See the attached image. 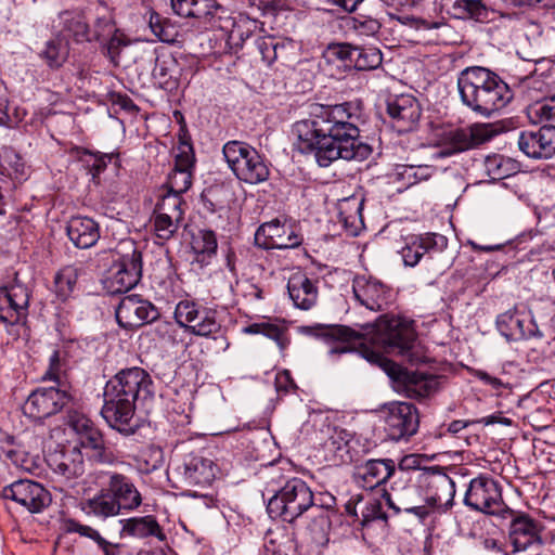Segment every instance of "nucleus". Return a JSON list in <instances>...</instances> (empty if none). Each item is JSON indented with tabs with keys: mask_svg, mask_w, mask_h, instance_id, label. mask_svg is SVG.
Masks as SVG:
<instances>
[{
	"mask_svg": "<svg viewBox=\"0 0 555 555\" xmlns=\"http://www.w3.org/2000/svg\"><path fill=\"white\" fill-rule=\"evenodd\" d=\"M347 26L356 36L369 38L379 33L382 24L376 18L360 14L348 18Z\"/></svg>",
	"mask_w": 555,
	"mask_h": 555,
	"instance_id": "864d4df0",
	"label": "nucleus"
},
{
	"mask_svg": "<svg viewBox=\"0 0 555 555\" xmlns=\"http://www.w3.org/2000/svg\"><path fill=\"white\" fill-rule=\"evenodd\" d=\"M68 44L63 39L56 38L47 42L41 52V57L49 67L60 68L68 57Z\"/></svg>",
	"mask_w": 555,
	"mask_h": 555,
	"instance_id": "603ef678",
	"label": "nucleus"
},
{
	"mask_svg": "<svg viewBox=\"0 0 555 555\" xmlns=\"http://www.w3.org/2000/svg\"><path fill=\"white\" fill-rule=\"evenodd\" d=\"M176 470L186 485L206 486L210 485L215 479L217 465L210 459L197 454H189Z\"/></svg>",
	"mask_w": 555,
	"mask_h": 555,
	"instance_id": "a878e982",
	"label": "nucleus"
},
{
	"mask_svg": "<svg viewBox=\"0 0 555 555\" xmlns=\"http://www.w3.org/2000/svg\"><path fill=\"white\" fill-rule=\"evenodd\" d=\"M101 11L96 13V18L91 29L92 41L106 40L116 30L111 13L106 8H101Z\"/></svg>",
	"mask_w": 555,
	"mask_h": 555,
	"instance_id": "4d7b16f0",
	"label": "nucleus"
},
{
	"mask_svg": "<svg viewBox=\"0 0 555 555\" xmlns=\"http://www.w3.org/2000/svg\"><path fill=\"white\" fill-rule=\"evenodd\" d=\"M421 488L426 490L425 506L429 507V515L434 512L444 513L453 505L455 496V482L440 467H424L417 476Z\"/></svg>",
	"mask_w": 555,
	"mask_h": 555,
	"instance_id": "0eeeda50",
	"label": "nucleus"
},
{
	"mask_svg": "<svg viewBox=\"0 0 555 555\" xmlns=\"http://www.w3.org/2000/svg\"><path fill=\"white\" fill-rule=\"evenodd\" d=\"M335 498L332 494H322L318 498L314 504L309 507L310 522L308 530L311 532L315 540L326 537L331 529V514L335 506Z\"/></svg>",
	"mask_w": 555,
	"mask_h": 555,
	"instance_id": "473e14b6",
	"label": "nucleus"
},
{
	"mask_svg": "<svg viewBox=\"0 0 555 555\" xmlns=\"http://www.w3.org/2000/svg\"><path fill=\"white\" fill-rule=\"evenodd\" d=\"M63 30L76 42H91V28L86 17L78 11H66L61 14Z\"/></svg>",
	"mask_w": 555,
	"mask_h": 555,
	"instance_id": "a19ab883",
	"label": "nucleus"
},
{
	"mask_svg": "<svg viewBox=\"0 0 555 555\" xmlns=\"http://www.w3.org/2000/svg\"><path fill=\"white\" fill-rule=\"evenodd\" d=\"M383 62V55L377 48L353 47L352 66L358 70H372Z\"/></svg>",
	"mask_w": 555,
	"mask_h": 555,
	"instance_id": "8fccbe9b",
	"label": "nucleus"
},
{
	"mask_svg": "<svg viewBox=\"0 0 555 555\" xmlns=\"http://www.w3.org/2000/svg\"><path fill=\"white\" fill-rule=\"evenodd\" d=\"M183 201L181 194L167 191L156 205L155 214H165L172 220H181L183 211L181 209Z\"/></svg>",
	"mask_w": 555,
	"mask_h": 555,
	"instance_id": "5fc2aeb1",
	"label": "nucleus"
},
{
	"mask_svg": "<svg viewBox=\"0 0 555 555\" xmlns=\"http://www.w3.org/2000/svg\"><path fill=\"white\" fill-rule=\"evenodd\" d=\"M396 470L393 460H369L357 469L358 485L365 489H374L386 482Z\"/></svg>",
	"mask_w": 555,
	"mask_h": 555,
	"instance_id": "2f4dec72",
	"label": "nucleus"
},
{
	"mask_svg": "<svg viewBox=\"0 0 555 555\" xmlns=\"http://www.w3.org/2000/svg\"><path fill=\"white\" fill-rule=\"evenodd\" d=\"M362 516L364 521L386 518V515L382 511V504L378 500L367 502L365 509L362 512Z\"/></svg>",
	"mask_w": 555,
	"mask_h": 555,
	"instance_id": "69168bd1",
	"label": "nucleus"
},
{
	"mask_svg": "<svg viewBox=\"0 0 555 555\" xmlns=\"http://www.w3.org/2000/svg\"><path fill=\"white\" fill-rule=\"evenodd\" d=\"M529 118L532 122L555 121V95L529 107Z\"/></svg>",
	"mask_w": 555,
	"mask_h": 555,
	"instance_id": "bf43d9fd",
	"label": "nucleus"
},
{
	"mask_svg": "<svg viewBox=\"0 0 555 555\" xmlns=\"http://www.w3.org/2000/svg\"><path fill=\"white\" fill-rule=\"evenodd\" d=\"M79 274L80 270L74 266H67L57 272L54 286L59 299L65 301L73 296Z\"/></svg>",
	"mask_w": 555,
	"mask_h": 555,
	"instance_id": "de8ad7c7",
	"label": "nucleus"
},
{
	"mask_svg": "<svg viewBox=\"0 0 555 555\" xmlns=\"http://www.w3.org/2000/svg\"><path fill=\"white\" fill-rule=\"evenodd\" d=\"M302 235L279 219L262 223L255 233V244L262 249H293L301 245Z\"/></svg>",
	"mask_w": 555,
	"mask_h": 555,
	"instance_id": "4468645a",
	"label": "nucleus"
},
{
	"mask_svg": "<svg viewBox=\"0 0 555 555\" xmlns=\"http://www.w3.org/2000/svg\"><path fill=\"white\" fill-rule=\"evenodd\" d=\"M359 446L352 433L335 427L323 442V450L327 461L336 465L349 464L358 461Z\"/></svg>",
	"mask_w": 555,
	"mask_h": 555,
	"instance_id": "a211bd4d",
	"label": "nucleus"
},
{
	"mask_svg": "<svg viewBox=\"0 0 555 555\" xmlns=\"http://www.w3.org/2000/svg\"><path fill=\"white\" fill-rule=\"evenodd\" d=\"M457 89L463 104L487 118L513 99L508 85L498 74L481 66L463 69L457 77Z\"/></svg>",
	"mask_w": 555,
	"mask_h": 555,
	"instance_id": "7ed1b4c3",
	"label": "nucleus"
},
{
	"mask_svg": "<svg viewBox=\"0 0 555 555\" xmlns=\"http://www.w3.org/2000/svg\"><path fill=\"white\" fill-rule=\"evenodd\" d=\"M362 121V108L357 103L321 105L309 118L296 121L293 133L298 150L313 153L320 167H328L337 159L363 162L372 149L360 140Z\"/></svg>",
	"mask_w": 555,
	"mask_h": 555,
	"instance_id": "f257e3e1",
	"label": "nucleus"
},
{
	"mask_svg": "<svg viewBox=\"0 0 555 555\" xmlns=\"http://www.w3.org/2000/svg\"><path fill=\"white\" fill-rule=\"evenodd\" d=\"M158 312L155 307L139 295L121 298L116 308V320L119 326L131 330L156 320Z\"/></svg>",
	"mask_w": 555,
	"mask_h": 555,
	"instance_id": "dca6fc26",
	"label": "nucleus"
},
{
	"mask_svg": "<svg viewBox=\"0 0 555 555\" xmlns=\"http://www.w3.org/2000/svg\"><path fill=\"white\" fill-rule=\"evenodd\" d=\"M2 496L24 506L30 513H39L49 505L50 493L38 482L21 479L5 486Z\"/></svg>",
	"mask_w": 555,
	"mask_h": 555,
	"instance_id": "2eb2a0df",
	"label": "nucleus"
},
{
	"mask_svg": "<svg viewBox=\"0 0 555 555\" xmlns=\"http://www.w3.org/2000/svg\"><path fill=\"white\" fill-rule=\"evenodd\" d=\"M211 27H216L224 31L228 35V42L231 46L242 48L244 42L258 28V22L244 14L232 16L227 10V13L224 14L218 13Z\"/></svg>",
	"mask_w": 555,
	"mask_h": 555,
	"instance_id": "b1692460",
	"label": "nucleus"
},
{
	"mask_svg": "<svg viewBox=\"0 0 555 555\" xmlns=\"http://www.w3.org/2000/svg\"><path fill=\"white\" fill-rule=\"evenodd\" d=\"M243 332L253 335L261 334L275 341V344L281 350L285 349L289 344V339L287 336V326L285 325L284 322L267 321L253 323L246 326L243 330Z\"/></svg>",
	"mask_w": 555,
	"mask_h": 555,
	"instance_id": "37998d69",
	"label": "nucleus"
},
{
	"mask_svg": "<svg viewBox=\"0 0 555 555\" xmlns=\"http://www.w3.org/2000/svg\"><path fill=\"white\" fill-rule=\"evenodd\" d=\"M268 492H272L267 504L268 513L288 522L308 512L318 499L308 483L298 477L289 478L276 489H268Z\"/></svg>",
	"mask_w": 555,
	"mask_h": 555,
	"instance_id": "39448f33",
	"label": "nucleus"
},
{
	"mask_svg": "<svg viewBox=\"0 0 555 555\" xmlns=\"http://www.w3.org/2000/svg\"><path fill=\"white\" fill-rule=\"evenodd\" d=\"M384 413L385 430L391 440H406L417 431L418 414L412 403L392 402Z\"/></svg>",
	"mask_w": 555,
	"mask_h": 555,
	"instance_id": "ddd939ff",
	"label": "nucleus"
},
{
	"mask_svg": "<svg viewBox=\"0 0 555 555\" xmlns=\"http://www.w3.org/2000/svg\"><path fill=\"white\" fill-rule=\"evenodd\" d=\"M520 152L532 159H548L555 155V126H542L535 130H522L518 134Z\"/></svg>",
	"mask_w": 555,
	"mask_h": 555,
	"instance_id": "f3484780",
	"label": "nucleus"
},
{
	"mask_svg": "<svg viewBox=\"0 0 555 555\" xmlns=\"http://www.w3.org/2000/svg\"><path fill=\"white\" fill-rule=\"evenodd\" d=\"M29 306L28 288L17 282L0 287V322L8 328V333L20 335L13 327L27 318Z\"/></svg>",
	"mask_w": 555,
	"mask_h": 555,
	"instance_id": "1a4fd4ad",
	"label": "nucleus"
},
{
	"mask_svg": "<svg viewBox=\"0 0 555 555\" xmlns=\"http://www.w3.org/2000/svg\"><path fill=\"white\" fill-rule=\"evenodd\" d=\"M314 335L328 345L327 356L331 360H336L341 354L354 352L348 343L360 338L358 332L340 325L317 327Z\"/></svg>",
	"mask_w": 555,
	"mask_h": 555,
	"instance_id": "bb28decb",
	"label": "nucleus"
},
{
	"mask_svg": "<svg viewBox=\"0 0 555 555\" xmlns=\"http://www.w3.org/2000/svg\"><path fill=\"white\" fill-rule=\"evenodd\" d=\"M509 541L514 552L526 551L540 543L538 527L528 516H519L511 522Z\"/></svg>",
	"mask_w": 555,
	"mask_h": 555,
	"instance_id": "f704fd0d",
	"label": "nucleus"
},
{
	"mask_svg": "<svg viewBox=\"0 0 555 555\" xmlns=\"http://www.w3.org/2000/svg\"><path fill=\"white\" fill-rule=\"evenodd\" d=\"M434 172L435 169L428 165H399L396 168L395 179L409 188L418 182L428 180Z\"/></svg>",
	"mask_w": 555,
	"mask_h": 555,
	"instance_id": "49530a36",
	"label": "nucleus"
},
{
	"mask_svg": "<svg viewBox=\"0 0 555 555\" xmlns=\"http://www.w3.org/2000/svg\"><path fill=\"white\" fill-rule=\"evenodd\" d=\"M106 43L107 56L114 65L119 64V55L122 47L128 44L124 34L116 29L108 38Z\"/></svg>",
	"mask_w": 555,
	"mask_h": 555,
	"instance_id": "052dcab7",
	"label": "nucleus"
},
{
	"mask_svg": "<svg viewBox=\"0 0 555 555\" xmlns=\"http://www.w3.org/2000/svg\"><path fill=\"white\" fill-rule=\"evenodd\" d=\"M49 465L54 474L64 480L68 487H73L72 481L85 473L83 456L76 447L51 456Z\"/></svg>",
	"mask_w": 555,
	"mask_h": 555,
	"instance_id": "c85d7f7f",
	"label": "nucleus"
},
{
	"mask_svg": "<svg viewBox=\"0 0 555 555\" xmlns=\"http://www.w3.org/2000/svg\"><path fill=\"white\" fill-rule=\"evenodd\" d=\"M454 149L457 152L466 151L478 143L472 129H459L452 133Z\"/></svg>",
	"mask_w": 555,
	"mask_h": 555,
	"instance_id": "680f3d73",
	"label": "nucleus"
},
{
	"mask_svg": "<svg viewBox=\"0 0 555 555\" xmlns=\"http://www.w3.org/2000/svg\"><path fill=\"white\" fill-rule=\"evenodd\" d=\"M403 23L416 30L438 29L448 31L450 29L449 25L443 20L428 21L423 18L406 17Z\"/></svg>",
	"mask_w": 555,
	"mask_h": 555,
	"instance_id": "e2e57ef3",
	"label": "nucleus"
},
{
	"mask_svg": "<svg viewBox=\"0 0 555 555\" xmlns=\"http://www.w3.org/2000/svg\"><path fill=\"white\" fill-rule=\"evenodd\" d=\"M103 478L104 486L107 487L121 512L135 511L142 504V495L129 477L106 472L103 474Z\"/></svg>",
	"mask_w": 555,
	"mask_h": 555,
	"instance_id": "5701e85b",
	"label": "nucleus"
},
{
	"mask_svg": "<svg viewBox=\"0 0 555 555\" xmlns=\"http://www.w3.org/2000/svg\"><path fill=\"white\" fill-rule=\"evenodd\" d=\"M179 222V220H172L165 214L154 212L153 228L157 240L162 242L170 240L177 232Z\"/></svg>",
	"mask_w": 555,
	"mask_h": 555,
	"instance_id": "13d9d810",
	"label": "nucleus"
},
{
	"mask_svg": "<svg viewBox=\"0 0 555 555\" xmlns=\"http://www.w3.org/2000/svg\"><path fill=\"white\" fill-rule=\"evenodd\" d=\"M421 457L416 454H409L401 459L399 462V469L400 470H416L417 475L421 470L424 468H421Z\"/></svg>",
	"mask_w": 555,
	"mask_h": 555,
	"instance_id": "338daca9",
	"label": "nucleus"
},
{
	"mask_svg": "<svg viewBox=\"0 0 555 555\" xmlns=\"http://www.w3.org/2000/svg\"><path fill=\"white\" fill-rule=\"evenodd\" d=\"M112 155L109 154H103V155H93V162L90 165V171L95 178L99 176L107 166L108 163L112 160Z\"/></svg>",
	"mask_w": 555,
	"mask_h": 555,
	"instance_id": "774afa93",
	"label": "nucleus"
},
{
	"mask_svg": "<svg viewBox=\"0 0 555 555\" xmlns=\"http://www.w3.org/2000/svg\"><path fill=\"white\" fill-rule=\"evenodd\" d=\"M383 498L396 515L404 512L415 515L421 520H425L429 516L428 506H425V504H416L418 491L414 486L404 487L402 490L393 493L385 492Z\"/></svg>",
	"mask_w": 555,
	"mask_h": 555,
	"instance_id": "7c9ffc66",
	"label": "nucleus"
},
{
	"mask_svg": "<svg viewBox=\"0 0 555 555\" xmlns=\"http://www.w3.org/2000/svg\"><path fill=\"white\" fill-rule=\"evenodd\" d=\"M495 324L500 334L507 341L542 339L544 337L530 312L518 308L499 314Z\"/></svg>",
	"mask_w": 555,
	"mask_h": 555,
	"instance_id": "f8f14e48",
	"label": "nucleus"
},
{
	"mask_svg": "<svg viewBox=\"0 0 555 555\" xmlns=\"http://www.w3.org/2000/svg\"><path fill=\"white\" fill-rule=\"evenodd\" d=\"M202 305L197 304L194 300L191 299H183L180 300L176 305L175 309V320L178 323L180 327L185 328L189 331L190 323L198 317V310L201 309Z\"/></svg>",
	"mask_w": 555,
	"mask_h": 555,
	"instance_id": "6e6d98bb",
	"label": "nucleus"
},
{
	"mask_svg": "<svg viewBox=\"0 0 555 555\" xmlns=\"http://www.w3.org/2000/svg\"><path fill=\"white\" fill-rule=\"evenodd\" d=\"M70 424L79 437V443L85 449L100 450L104 441L102 434L94 426L93 422L86 415L72 416Z\"/></svg>",
	"mask_w": 555,
	"mask_h": 555,
	"instance_id": "ea45409f",
	"label": "nucleus"
},
{
	"mask_svg": "<svg viewBox=\"0 0 555 555\" xmlns=\"http://www.w3.org/2000/svg\"><path fill=\"white\" fill-rule=\"evenodd\" d=\"M172 11L185 18H194L206 27H211L218 13H227V9L216 0H171Z\"/></svg>",
	"mask_w": 555,
	"mask_h": 555,
	"instance_id": "393cba45",
	"label": "nucleus"
},
{
	"mask_svg": "<svg viewBox=\"0 0 555 555\" xmlns=\"http://www.w3.org/2000/svg\"><path fill=\"white\" fill-rule=\"evenodd\" d=\"M222 154L238 180L258 184L269 178L268 165L251 145L242 141H229L223 145Z\"/></svg>",
	"mask_w": 555,
	"mask_h": 555,
	"instance_id": "423d86ee",
	"label": "nucleus"
},
{
	"mask_svg": "<svg viewBox=\"0 0 555 555\" xmlns=\"http://www.w3.org/2000/svg\"><path fill=\"white\" fill-rule=\"evenodd\" d=\"M82 509L88 515H93L102 519L121 514L119 505H117L114 496L106 486L102 488L93 498L87 500Z\"/></svg>",
	"mask_w": 555,
	"mask_h": 555,
	"instance_id": "4c0bfd02",
	"label": "nucleus"
},
{
	"mask_svg": "<svg viewBox=\"0 0 555 555\" xmlns=\"http://www.w3.org/2000/svg\"><path fill=\"white\" fill-rule=\"evenodd\" d=\"M198 312V317L190 323L189 332L193 335L204 337L218 333L220 325L216 320V312L203 306Z\"/></svg>",
	"mask_w": 555,
	"mask_h": 555,
	"instance_id": "09e8293b",
	"label": "nucleus"
},
{
	"mask_svg": "<svg viewBox=\"0 0 555 555\" xmlns=\"http://www.w3.org/2000/svg\"><path fill=\"white\" fill-rule=\"evenodd\" d=\"M451 12L456 18L477 22H485L489 16L488 9L481 0H454Z\"/></svg>",
	"mask_w": 555,
	"mask_h": 555,
	"instance_id": "a18cd8bd",
	"label": "nucleus"
},
{
	"mask_svg": "<svg viewBox=\"0 0 555 555\" xmlns=\"http://www.w3.org/2000/svg\"><path fill=\"white\" fill-rule=\"evenodd\" d=\"M353 46L349 43H331L322 54V59L327 64H334L337 67L352 66Z\"/></svg>",
	"mask_w": 555,
	"mask_h": 555,
	"instance_id": "3c124183",
	"label": "nucleus"
},
{
	"mask_svg": "<svg viewBox=\"0 0 555 555\" xmlns=\"http://www.w3.org/2000/svg\"><path fill=\"white\" fill-rule=\"evenodd\" d=\"M191 247L196 255L195 260L207 264L217 253V237L214 231L202 229L192 236Z\"/></svg>",
	"mask_w": 555,
	"mask_h": 555,
	"instance_id": "79ce46f5",
	"label": "nucleus"
},
{
	"mask_svg": "<svg viewBox=\"0 0 555 555\" xmlns=\"http://www.w3.org/2000/svg\"><path fill=\"white\" fill-rule=\"evenodd\" d=\"M66 233L70 242L78 248L92 247L100 238L98 223L88 217H72L66 227Z\"/></svg>",
	"mask_w": 555,
	"mask_h": 555,
	"instance_id": "72a5a7b5",
	"label": "nucleus"
},
{
	"mask_svg": "<svg viewBox=\"0 0 555 555\" xmlns=\"http://www.w3.org/2000/svg\"><path fill=\"white\" fill-rule=\"evenodd\" d=\"M367 333L374 335L373 339L380 344L387 352L401 356L412 364H416L422 357L416 347V334L411 322L399 317H380L376 323L366 324Z\"/></svg>",
	"mask_w": 555,
	"mask_h": 555,
	"instance_id": "20e7f679",
	"label": "nucleus"
},
{
	"mask_svg": "<svg viewBox=\"0 0 555 555\" xmlns=\"http://www.w3.org/2000/svg\"><path fill=\"white\" fill-rule=\"evenodd\" d=\"M69 399L65 386L39 387L28 396L23 410L25 415L39 421L59 413Z\"/></svg>",
	"mask_w": 555,
	"mask_h": 555,
	"instance_id": "9d476101",
	"label": "nucleus"
},
{
	"mask_svg": "<svg viewBox=\"0 0 555 555\" xmlns=\"http://www.w3.org/2000/svg\"><path fill=\"white\" fill-rule=\"evenodd\" d=\"M387 113L398 132H408L415 128L421 117V107L414 96L400 94L387 101Z\"/></svg>",
	"mask_w": 555,
	"mask_h": 555,
	"instance_id": "4be33fe9",
	"label": "nucleus"
},
{
	"mask_svg": "<svg viewBox=\"0 0 555 555\" xmlns=\"http://www.w3.org/2000/svg\"><path fill=\"white\" fill-rule=\"evenodd\" d=\"M287 292L294 306L300 310L311 309L319 297L317 282L302 271H296L289 276Z\"/></svg>",
	"mask_w": 555,
	"mask_h": 555,
	"instance_id": "cd10ccee",
	"label": "nucleus"
},
{
	"mask_svg": "<svg viewBox=\"0 0 555 555\" xmlns=\"http://www.w3.org/2000/svg\"><path fill=\"white\" fill-rule=\"evenodd\" d=\"M141 254L132 249L130 254L114 259L102 280L109 294L126 293L134 287L141 278Z\"/></svg>",
	"mask_w": 555,
	"mask_h": 555,
	"instance_id": "6e6552de",
	"label": "nucleus"
},
{
	"mask_svg": "<svg viewBox=\"0 0 555 555\" xmlns=\"http://www.w3.org/2000/svg\"><path fill=\"white\" fill-rule=\"evenodd\" d=\"M153 382L141 367L119 371L104 387V404L101 414L106 423L124 435H131L138 428L134 413L138 402L153 397Z\"/></svg>",
	"mask_w": 555,
	"mask_h": 555,
	"instance_id": "f03ea898",
	"label": "nucleus"
},
{
	"mask_svg": "<svg viewBox=\"0 0 555 555\" xmlns=\"http://www.w3.org/2000/svg\"><path fill=\"white\" fill-rule=\"evenodd\" d=\"M119 537L133 539L156 538L163 542L166 534L156 518L152 515L124 518L119 520Z\"/></svg>",
	"mask_w": 555,
	"mask_h": 555,
	"instance_id": "c756f323",
	"label": "nucleus"
},
{
	"mask_svg": "<svg viewBox=\"0 0 555 555\" xmlns=\"http://www.w3.org/2000/svg\"><path fill=\"white\" fill-rule=\"evenodd\" d=\"M464 503L475 511L487 514L498 513L503 504L499 482L485 475L472 479L464 496Z\"/></svg>",
	"mask_w": 555,
	"mask_h": 555,
	"instance_id": "9b49d317",
	"label": "nucleus"
},
{
	"mask_svg": "<svg viewBox=\"0 0 555 555\" xmlns=\"http://www.w3.org/2000/svg\"><path fill=\"white\" fill-rule=\"evenodd\" d=\"M447 243L446 236L437 233L413 235L406 238L399 253L404 266L415 267L424 256L428 255L430 257L433 253L443 250Z\"/></svg>",
	"mask_w": 555,
	"mask_h": 555,
	"instance_id": "aec40b11",
	"label": "nucleus"
},
{
	"mask_svg": "<svg viewBox=\"0 0 555 555\" xmlns=\"http://www.w3.org/2000/svg\"><path fill=\"white\" fill-rule=\"evenodd\" d=\"M354 300L371 311H378L388 304L389 289L380 281L358 275L352 281Z\"/></svg>",
	"mask_w": 555,
	"mask_h": 555,
	"instance_id": "412c9836",
	"label": "nucleus"
},
{
	"mask_svg": "<svg viewBox=\"0 0 555 555\" xmlns=\"http://www.w3.org/2000/svg\"><path fill=\"white\" fill-rule=\"evenodd\" d=\"M63 531L66 533H77L80 537L92 540L103 552V555H119L121 545L112 543L101 535V533L91 526L83 525L76 519H64L62 524Z\"/></svg>",
	"mask_w": 555,
	"mask_h": 555,
	"instance_id": "e433bc0d",
	"label": "nucleus"
},
{
	"mask_svg": "<svg viewBox=\"0 0 555 555\" xmlns=\"http://www.w3.org/2000/svg\"><path fill=\"white\" fill-rule=\"evenodd\" d=\"M486 173L493 180H502L518 172L519 164L500 154L488 155L483 160Z\"/></svg>",
	"mask_w": 555,
	"mask_h": 555,
	"instance_id": "c03bdc74",
	"label": "nucleus"
},
{
	"mask_svg": "<svg viewBox=\"0 0 555 555\" xmlns=\"http://www.w3.org/2000/svg\"><path fill=\"white\" fill-rule=\"evenodd\" d=\"M256 46L267 65H272L278 60L286 59L289 50L294 49L291 40L267 35L256 40Z\"/></svg>",
	"mask_w": 555,
	"mask_h": 555,
	"instance_id": "58836bf2",
	"label": "nucleus"
},
{
	"mask_svg": "<svg viewBox=\"0 0 555 555\" xmlns=\"http://www.w3.org/2000/svg\"><path fill=\"white\" fill-rule=\"evenodd\" d=\"M195 156L193 146L186 141L180 142L175 157V166L168 176V190L183 194L192 185Z\"/></svg>",
	"mask_w": 555,
	"mask_h": 555,
	"instance_id": "6ab92c4d",
	"label": "nucleus"
},
{
	"mask_svg": "<svg viewBox=\"0 0 555 555\" xmlns=\"http://www.w3.org/2000/svg\"><path fill=\"white\" fill-rule=\"evenodd\" d=\"M181 74V65L171 55L157 57L152 73L155 83L170 92L178 89Z\"/></svg>",
	"mask_w": 555,
	"mask_h": 555,
	"instance_id": "c9c22d12",
	"label": "nucleus"
},
{
	"mask_svg": "<svg viewBox=\"0 0 555 555\" xmlns=\"http://www.w3.org/2000/svg\"><path fill=\"white\" fill-rule=\"evenodd\" d=\"M64 362L59 350H54L49 358V369L44 375L50 380L57 382L59 386H63L61 382V374L63 372Z\"/></svg>",
	"mask_w": 555,
	"mask_h": 555,
	"instance_id": "0e129e2a",
	"label": "nucleus"
}]
</instances>
